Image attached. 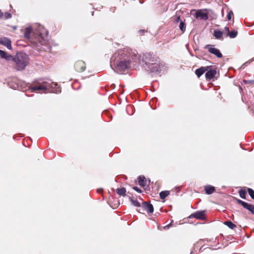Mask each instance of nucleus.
Returning <instances> with one entry per match:
<instances>
[{"label": "nucleus", "mask_w": 254, "mask_h": 254, "mask_svg": "<svg viewBox=\"0 0 254 254\" xmlns=\"http://www.w3.org/2000/svg\"><path fill=\"white\" fill-rule=\"evenodd\" d=\"M111 66L122 73L130 67L131 62H137V55L129 49H125L115 53L111 58Z\"/></svg>", "instance_id": "1"}, {"label": "nucleus", "mask_w": 254, "mask_h": 254, "mask_svg": "<svg viewBox=\"0 0 254 254\" xmlns=\"http://www.w3.org/2000/svg\"><path fill=\"white\" fill-rule=\"evenodd\" d=\"M142 64L143 68L148 72L159 73L166 69V64L158 60V58L149 53L137 56V62Z\"/></svg>", "instance_id": "2"}, {"label": "nucleus", "mask_w": 254, "mask_h": 254, "mask_svg": "<svg viewBox=\"0 0 254 254\" xmlns=\"http://www.w3.org/2000/svg\"><path fill=\"white\" fill-rule=\"evenodd\" d=\"M29 89L32 92L40 93L39 91L47 93L48 92L53 93H59L61 92V89L57 83L51 81H39L36 85H30Z\"/></svg>", "instance_id": "3"}, {"label": "nucleus", "mask_w": 254, "mask_h": 254, "mask_svg": "<svg viewBox=\"0 0 254 254\" xmlns=\"http://www.w3.org/2000/svg\"><path fill=\"white\" fill-rule=\"evenodd\" d=\"M48 31L45 28L40 24L37 25L33 32L31 42L37 46L46 45L48 44Z\"/></svg>", "instance_id": "4"}, {"label": "nucleus", "mask_w": 254, "mask_h": 254, "mask_svg": "<svg viewBox=\"0 0 254 254\" xmlns=\"http://www.w3.org/2000/svg\"><path fill=\"white\" fill-rule=\"evenodd\" d=\"M13 61L14 63V68L17 70H23L27 65L29 58L27 55L23 52L17 53L14 57L12 56Z\"/></svg>", "instance_id": "5"}, {"label": "nucleus", "mask_w": 254, "mask_h": 254, "mask_svg": "<svg viewBox=\"0 0 254 254\" xmlns=\"http://www.w3.org/2000/svg\"><path fill=\"white\" fill-rule=\"evenodd\" d=\"M191 11H195L194 16L196 19L206 20L209 18L207 9L199 10L193 9Z\"/></svg>", "instance_id": "6"}, {"label": "nucleus", "mask_w": 254, "mask_h": 254, "mask_svg": "<svg viewBox=\"0 0 254 254\" xmlns=\"http://www.w3.org/2000/svg\"><path fill=\"white\" fill-rule=\"evenodd\" d=\"M140 213H143L144 211L147 212L152 213L154 211V208L151 203H148L146 201L142 202L141 207L138 210Z\"/></svg>", "instance_id": "7"}, {"label": "nucleus", "mask_w": 254, "mask_h": 254, "mask_svg": "<svg viewBox=\"0 0 254 254\" xmlns=\"http://www.w3.org/2000/svg\"><path fill=\"white\" fill-rule=\"evenodd\" d=\"M205 48L207 49L208 52L215 55L218 58H221L222 57V54L220 52V50L217 48L213 47L212 45H207L205 46Z\"/></svg>", "instance_id": "8"}, {"label": "nucleus", "mask_w": 254, "mask_h": 254, "mask_svg": "<svg viewBox=\"0 0 254 254\" xmlns=\"http://www.w3.org/2000/svg\"><path fill=\"white\" fill-rule=\"evenodd\" d=\"M237 202L238 203L242 205L245 209L250 211L253 214H254V206L248 204L242 200L237 199Z\"/></svg>", "instance_id": "9"}, {"label": "nucleus", "mask_w": 254, "mask_h": 254, "mask_svg": "<svg viewBox=\"0 0 254 254\" xmlns=\"http://www.w3.org/2000/svg\"><path fill=\"white\" fill-rule=\"evenodd\" d=\"M74 68L78 72H82L86 68L85 64L82 61H77L74 64Z\"/></svg>", "instance_id": "10"}, {"label": "nucleus", "mask_w": 254, "mask_h": 254, "mask_svg": "<svg viewBox=\"0 0 254 254\" xmlns=\"http://www.w3.org/2000/svg\"><path fill=\"white\" fill-rule=\"evenodd\" d=\"M189 218H195L197 219L204 220L205 219V215L204 211H196L189 217Z\"/></svg>", "instance_id": "11"}, {"label": "nucleus", "mask_w": 254, "mask_h": 254, "mask_svg": "<svg viewBox=\"0 0 254 254\" xmlns=\"http://www.w3.org/2000/svg\"><path fill=\"white\" fill-rule=\"evenodd\" d=\"M0 44H1L6 47L8 49L11 50V42L9 39L6 37L0 38Z\"/></svg>", "instance_id": "12"}, {"label": "nucleus", "mask_w": 254, "mask_h": 254, "mask_svg": "<svg viewBox=\"0 0 254 254\" xmlns=\"http://www.w3.org/2000/svg\"><path fill=\"white\" fill-rule=\"evenodd\" d=\"M216 70L215 69L207 70L205 73L206 79L208 81L212 79L216 75Z\"/></svg>", "instance_id": "13"}, {"label": "nucleus", "mask_w": 254, "mask_h": 254, "mask_svg": "<svg viewBox=\"0 0 254 254\" xmlns=\"http://www.w3.org/2000/svg\"><path fill=\"white\" fill-rule=\"evenodd\" d=\"M209 66H202L198 69H196L195 73L198 77H200L205 71L209 69Z\"/></svg>", "instance_id": "14"}, {"label": "nucleus", "mask_w": 254, "mask_h": 254, "mask_svg": "<svg viewBox=\"0 0 254 254\" xmlns=\"http://www.w3.org/2000/svg\"><path fill=\"white\" fill-rule=\"evenodd\" d=\"M0 57L10 62L12 59V56L8 55L5 51L0 50Z\"/></svg>", "instance_id": "15"}, {"label": "nucleus", "mask_w": 254, "mask_h": 254, "mask_svg": "<svg viewBox=\"0 0 254 254\" xmlns=\"http://www.w3.org/2000/svg\"><path fill=\"white\" fill-rule=\"evenodd\" d=\"M32 32V28L31 27H28L25 28L24 33V37L27 39H31V34Z\"/></svg>", "instance_id": "16"}, {"label": "nucleus", "mask_w": 254, "mask_h": 254, "mask_svg": "<svg viewBox=\"0 0 254 254\" xmlns=\"http://www.w3.org/2000/svg\"><path fill=\"white\" fill-rule=\"evenodd\" d=\"M215 188L212 186H207L205 187V191L206 194H211L215 191Z\"/></svg>", "instance_id": "17"}, {"label": "nucleus", "mask_w": 254, "mask_h": 254, "mask_svg": "<svg viewBox=\"0 0 254 254\" xmlns=\"http://www.w3.org/2000/svg\"><path fill=\"white\" fill-rule=\"evenodd\" d=\"M145 179H145L144 176H139L137 178L138 184L140 186H142V187L145 186V185H146V180H145Z\"/></svg>", "instance_id": "18"}, {"label": "nucleus", "mask_w": 254, "mask_h": 254, "mask_svg": "<svg viewBox=\"0 0 254 254\" xmlns=\"http://www.w3.org/2000/svg\"><path fill=\"white\" fill-rule=\"evenodd\" d=\"M214 36L216 39H220L223 36V32L221 31L218 30H215L213 33Z\"/></svg>", "instance_id": "19"}, {"label": "nucleus", "mask_w": 254, "mask_h": 254, "mask_svg": "<svg viewBox=\"0 0 254 254\" xmlns=\"http://www.w3.org/2000/svg\"><path fill=\"white\" fill-rule=\"evenodd\" d=\"M116 192L120 195H122L123 196H125L126 195V189L125 188L117 189L116 190Z\"/></svg>", "instance_id": "20"}, {"label": "nucleus", "mask_w": 254, "mask_h": 254, "mask_svg": "<svg viewBox=\"0 0 254 254\" xmlns=\"http://www.w3.org/2000/svg\"><path fill=\"white\" fill-rule=\"evenodd\" d=\"M224 224L227 226L231 229H234L236 227V225L230 221H225Z\"/></svg>", "instance_id": "21"}, {"label": "nucleus", "mask_w": 254, "mask_h": 254, "mask_svg": "<svg viewBox=\"0 0 254 254\" xmlns=\"http://www.w3.org/2000/svg\"><path fill=\"white\" fill-rule=\"evenodd\" d=\"M170 194V192L168 190L162 191L160 192V197L161 199L165 198Z\"/></svg>", "instance_id": "22"}, {"label": "nucleus", "mask_w": 254, "mask_h": 254, "mask_svg": "<svg viewBox=\"0 0 254 254\" xmlns=\"http://www.w3.org/2000/svg\"><path fill=\"white\" fill-rule=\"evenodd\" d=\"M129 199L132 203V205H133L137 207H140V204L139 202L137 201V200L133 199L132 197H129Z\"/></svg>", "instance_id": "23"}, {"label": "nucleus", "mask_w": 254, "mask_h": 254, "mask_svg": "<svg viewBox=\"0 0 254 254\" xmlns=\"http://www.w3.org/2000/svg\"><path fill=\"white\" fill-rule=\"evenodd\" d=\"M179 27L180 29L182 31L183 33H184L185 31L186 24L183 21H181Z\"/></svg>", "instance_id": "24"}, {"label": "nucleus", "mask_w": 254, "mask_h": 254, "mask_svg": "<svg viewBox=\"0 0 254 254\" xmlns=\"http://www.w3.org/2000/svg\"><path fill=\"white\" fill-rule=\"evenodd\" d=\"M239 193L240 196L241 198H242L243 199L246 198V195L247 192L245 190H243V189L240 190L239 191Z\"/></svg>", "instance_id": "25"}, {"label": "nucleus", "mask_w": 254, "mask_h": 254, "mask_svg": "<svg viewBox=\"0 0 254 254\" xmlns=\"http://www.w3.org/2000/svg\"><path fill=\"white\" fill-rule=\"evenodd\" d=\"M237 34H238V32L236 30H234L232 31L231 32H230L228 36L231 38H234L237 36Z\"/></svg>", "instance_id": "26"}, {"label": "nucleus", "mask_w": 254, "mask_h": 254, "mask_svg": "<svg viewBox=\"0 0 254 254\" xmlns=\"http://www.w3.org/2000/svg\"><path fill=\"white\" fill-rule=\"evenodd\" d=\"M248 192L249 193L251 197L254 199V190L252 189L248 188Z\"/></svg>", "instance_id": "27"}, {"label": "nucleus", "mask_w": 254, "mask_h": 254, "mask_svg": "<svg viewBox=\"0 0 254 254\" xmlns=\"http://www.w3.org/2000/svg\"><path fill=\"white\" fill-rule=\"evenodd\" d=\"M4 15L5 19L10 18L12 16L11 14L7 12H5Z\"/></svg>", "instance_id": "28"}, {"label": "nucleus", "mask_w": 254, "mask_h": 254, "mask_svg": "<svg viewBox=\"0 0 254 254\" xmlns=\"http://www.w3.org/2000/svg\"><path fill=\"white\" fill-rule=\"evenodd\" d=\"M132 189L138 193H141L142 192V190L138 188L137 187L134 186L132 188Z\"/></svg>", "instance_id": "29"}, {"label": "nucleus", "mask_w": 254, "mask_h": 254, "mask_svg": "<svg viewBox=\"0 0 254 254\" xmlns=\"http://www.w3.org/2000/svg\"><path fill=\"white\" fill-rule=\"evenodd\" d=\"M173 225V221L168 225L165 226L164 227V229L165 230L168 229L170 227H171Z\"/></svg>", "instance_id": "30"}, {"label": "nucleus", "mask_w": 254, "mask_h": 254, "mask_svg": "<svg viewBox=\"0 0 254 254\" xmlns=\"http://www.w3.org/2000/svg\"><path fill=\"white\" fill-rule=\"evenodd\" d=\"M233 14V12L232 11H230L229 12L227 15V18L228 20H231V15Z\"/></svg>", "instance_id": "31"}, {"label": "nucleus", "mask_w": 254, "mask_h": 254, "mask_svg": "<svg viewBox=\"0 0 254 254\" xmlns=\"http://www.w3.org/2000/svg\"><path fill=\"white\" fill-rule=\"evenodd\" d=\"M224 30L227 33V36H228L229 34L230 33V32H229V28L228 27H227L226 26L225 28H224Z\"/></svg>", "instance_id": "32"}, {"label": "nucleus", "mask_w": 254, "mask_h": 254, "mask_svg": "<svg viewBox=\"0 0 254 254\" xmlns=\"http://www.w3.org/2000/svg\"><path fill=\"white\" fill-rule=\"evenodd\" d=\"M246 83H249V84H251L252 83H254V80H245L244 81Z\"/></svg>", "instance_id": "33"}, {"label": "nucleus", "mask_w": 254, "mask_h": 254, "mask_svg": "<svg viewBox=\"0 0 254 254\" xmlns=\"http://www.w3.org/2000/svg\"><path fill=\"white\" fill-rule=\"evenodd\" d=\"M3 16V13L0 10V18H1Z\"/></svg>", "instance_id": "34"}, {"label": "nucleus", "mask_w": 254, "mask_h": 254, "mask_svg": "<svg viewBox=\"0 0 254 254\" xmlns=\"http://www.w3.org/2000/svg\"><path fill=\"white\" fill-rule=\"evenodd\" d=\"M145 32V31L144 30H140L139 31V32L140 33H144Z\"/></svg>", "instance_id": "35"}, {"label": "nucleus", "mask_w": 254, "mask_h": 254, "mask_svg": "<svg viewBox=\"0 0 254 254\" xmlns=\"http://www.w3.org/2000/svg\"><path fill=\"white\" fill-rule=\"evenodd\" d=\"M179 20H180V16H178V17H177V20H176V21H179Z\"/></svg>", "instance_id": "36"}, {"label": "nucleus", "mask_w": 254, "mask_h": 254, "mask_svg": "<svg viewBox=\"0 0 254 254\" xmlns=\"http://www.w3.org/2000/svg\"><path fill=\"white\" fill-rule=\"evenodd\" d=\"M190 55L191 56L193 57V55L191 53H190Z\"/></svg>", "instance_id": "37"}, {"label": "nucleus", "mask_w": 254, "mask_h": 254, "mask_svg": "<svg viewBox=\"0 0 254 254\" xmlns=\"http://www.w3.org/2000/svg\"><path fill=\"white\" fill-rule=\"evenodd\" d=\"M102 191V189H101L100 190H98V192H100V191Z\"/></svg>", "instance_id": "38"}, {"label": "nucleus", "mask_w": 254, "mask_h": 254, "mask_svg": "<svg viewBox=\"0 0 254 254\" xmlns=\"http://www.w3.org/2000/svg\"><path fill=\"white\" fill-rule=\"evenodd\" d=\"M93 14H94V11H92V14L93 15Z\"/></svg>", "instance_id": "39"}]
</instances>
